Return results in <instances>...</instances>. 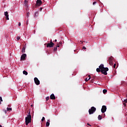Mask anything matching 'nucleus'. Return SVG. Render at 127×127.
I'll use <instances>...</instances> for the list:
<instances>
[{
  "mask_svg": "<svg viewBox=\"0 0 127 127\" xmlns=\"http://www.w3.org/2000/svg\"><path fill=\"white\" fill-rule=\"evenodd\" d=\"M31 123V115H30V112L28 113V115L27 117L25 118V124L26 126H28V124Z\"/></svg>",
  "mask_w": 127,
  "mask_h": 127,
  "instance_id": "1",
  "label": "nucleus"
},
{
  "mask_svg": "<svg viewBox=\"0 0 127 127\" xmlns=\"http://www.w3.org/2000/svg\"><path fill=\"white\" fill-rule=\"evenodd\" d=\"M108 71H109V68L108 67L103 68L101 70V73H102V74H104V75H108V73L107 72H108Z\"/></svg>",
  "mask_w": 127,
  "mask_h": 127,
  "instance_id": "2",
  "label": "nucleus"
},
{
  "mask_svg": "<svg viewBox=\"0 0 127 127\" xmlns=\"http://www.w3.org/2000/svg\"><path fill=\"white\" fill-rule=\"evenodd\" d=\"M89 115H93L96 112V108L92 107L88 111Z\"/></svg>",
  "mask_w": 127,
  "mask_h": 127,
  "instance_id": "3",
  "label": "nucleus"
},
{
  "mask_svg": "<svg viewBox=\"0 0 127 127\" xmlns=\"http://www.w3.org/2000/svg\"><path fill=\"white\" fill-rule=\"evenodd\" d=\"M34 82L37 85H39V84H40V81H39V80H38V78H37V77L34 78Z\"/></svg>",
  "mask_w": 127,
  "mask_h": 127,
  "instance_id": "4",
  "label": "nucleus"
},
{
  "mask_svg": "<svg viewBox=\"0 0 127 127\" xmlns=\"http://www.w3.org/2000/svg\"><path fill=\"white\" fill-rule=\"evenodd\" d=\"M107 111V107L106 106H103L101 109L102 113H104Z\"/></svg>",
  "mask_w": 127,
  "mask_h": 127,
  "instance_id": "5",
  "label": "nucleus"
},
{
  "mask_svg": "<svg viewBox=\"0 0 127 127\" xmlns=\"http://www.w3.org/2000/svg\"><path fill=\"white\" fill-rule=\"evenodd\" d=\"M54 46V43H53L52 42H51L50 43H48L47 45V47H50L51 48V47H53Z\"/></svg>",
  "mask_w": 127,
  "mask_h": 127,
  "instance_id": "6",
  "label": "nucleus"
},
{
  "mask_svg": "<svg viewBox=\"0 0 127 127\" xmlns=\"http://www.w3.org/2000/svg\"><path fill=\"white\" fill-rule=\"evenodd\" d=\"M4 14L6 17L7 20H9V18H8V12L7 11H5L4 12Z\"/></svg>",
  "mask_w": 127,
  "mask_h": 127,
  "instance_id": "7",
  "label": "nucleus"
},
{
  "mask_svg": "<svg viewBox=\"0 0 127 127\" xmlns=\"http://www.w3.org/2000/svg\"><path fill=\"white\" fill-rule=\"evenodd\" d=\"M41 4H42V1L41 0H37L36 2V5H38V6H40Z\"/></svg>",
  "mask_w": 127,
  "mask_h": 127,
  "instance_id": "8",
  "label": "nucleus"
},
{
  "mask_svg": "<svg viewBox=\"0 0 127 127\" xmlns=\"http://www.w3.org/2000/svg\"><path fill=\"white\" fill-rule=\"evenodd\" d=\"M110 65H113V57L110 58L108 60Z\"/></svg>",
  "mask_w": 127,
  "mask_h": 127,
  "instance_id": "9",
  "label": "nucleus"
},
{
  "mask_svg": "<svg viewBox=\"0 0 127 127\" xmlns=\"http://www.w3.org/2000/svg\"><path fill=\"white\" fill-rule=\"evenodd\" d=\"M25 57H26V54H24L21 56V60H25Z\"/></svg>",
  "mask_w": 127,
  "mask_h": 127,
  "instance_id": "10",
  "label": "nucleus"
},
{
  "mask_svg": "<svg viewBox=\"0 0 127 127\" xmlns=\"http://www.w3.org/2000/svg\"><path fill=\"white\" fill-rule=\"evenodd\" d=\"M50 99L51 100H55V96L54 95V94H52L51 96H50Z\"/></svg>",
  "mask_w": 127,
  "mask_h": 127,
  "instance_id": "11",
  "label": "nucleus"
},
{
  "mask_svg": "<svg viewBox=\"0 0 127 127\" xmlns=\"http://www.w3.org/2000/svg\"><path fill=\"white\" fill-rule=\"evenodd\" d=\"M49 122H50V120H48V122H47L46 124V127H49L50 123H49Z\"/></svg>",
  "mask_w": 127,
  "mask_h": 127,
  "instance_id": "12",
  "label": "nucleus"
},
{
  "mask_svg": "<svg viewBox=\"0 0 127 127\" xmlns=\"http://www.w3.org/2000/svg\"><path fill=\"white\" fill-rule=\"evenodd\" d=\"M88 77H89V78H86L85 79V81L86 82H88V81H89V80H90L91 79V75H89Z\"/></svg>",
  "mask_w": 127,
  "mask_h": 127,
  "instance_id": "13",
  "label": "nucleus"
},
{
  "mask_svg": "<svg viewBox=\"0 0 127 127\" xmlns=\"http://www.w3.org/2000/svg\"><path fill=\"white\" fill-rule=\"evenodd\" d=\"M25 48H26V47H24V46L22 48V53H25Z\"/></svg>",
  "mask_w": 127,
  "mask_h": 127,
  "instance_id": "14",
  "label": "nucleus"
},
{
  "mask_svg": "<svg viewBox=\"0 0 127 127\" xmlns=\"http://www.w3.org/2000/svg\"><path fill=\"white\" fill-rule=\"evenodd\" d=\"M99 68H100V70H102L103 69V68H105V67H104V64H101L99 66Z\"/></svg>",
  "mask_w": 127,
  "mask_h": 127,
  "instance_id": "15",
  "label": "nucleus"
},
{
  "mask_svg": "<svg viewBox=\"0 0 127 127\" xmlns=\"http://www.w3.org/2000/svg\"><path fill=\"white\" fill-rule=\"evenodd\" d=\"M23 74H24V75H27L28 74V73L27 72V71H25V70H24L23 71Z\"/></svg>",
  "mask_w": 127,
  "mask_h": 127,
  "instance_id": "16",
  "label": "nucleus"
},
{
  "mask_svg": "<svg viewBox=\"0 0 127 127\" xmlns=\"http://www.w3.org/2000/svg\"><path fill=\"white\" fill-rule=\"evenodd\" d=\"M98 119L99 121H101V120H102V116L99 115L98 117Z\"/></svg>",
  "mask_w": 127,
  "mask_h": 127,
  "instance_id": "17",
  "label": "nucleus"
},
{
  "mask_svg": "<svg viewBox=\"0 0 127 127\" xmlns=\"http://www.w3.org/2000/svg\"><path fill=\"white\" fill-rule=\"evenodd\" d=\"M103 94H106L107 92H108V91L106 89H104L103 90Z\"/></svg>",
  "mask_w": 127,
  "mask_h": 127,
  "instance_id": "18",
  "label": "nucleus"
},
{
  "mask_svg": "<svg viewBox=\"0 0 127 127\" xmlns=\"http://www.w3.org/2000/svg\"><path fill=\"white\" fill-rule=\"evenodd\" d=\"M96 71L97 72H101V69L100 68H97Z\"/></svg>",
  "mask_w": 127,
  "mask_h": 127,
  "instance_id": "19",
  "label": "nucleus"
},
{
  "mask_svg": "<svg viewBox=\"0 0 127 127\" xmlns=\"http://www.w3.org/2000/svg\"><path fill=\"white\" fill-rule=\"evenodd\" d=\"M12 109L11 108H7V111L8 112L9 111H11Z\"/></svg>",
  "mask_w": 127,
  "mask_h": 127,
  "instance_id": "20",
  "label": "nucleus"
},
{
  "mask_svg": "<svg viewBox=\"0 0 127 127\" xmlns=\"http://www.w3.org/2000/svg\"><path fill=\"white\" fill-rule=\"evenodd\" d=\"M24 4H25V5H27V0H25V1H24Z\"/></svg>",
  "mask_w": 127,
  "mask_h": 127,
  "instance_id": "21",
  "label": "nucleus"
},
{
  "mask_svg": "<svg viewBox=\"0 0 127 127\" xmlns=\"http://www.w3.org/2000/svg\"><path fill=\"white\" fill-rule=\"evenodd\" d=\"M17 40H19L20 39V37L19 36H17Z\"/></svg>",
  "mask_w": 127,
  "mask_h": 127,
  "instance_id": "22",
  "label": "nucleus"
},
{
  "mask_svg": "<svg viewBox=\"0 0 127 127\" xmlns=\"http://www.w3.org/2000/svg\"><path fill=\"white\" fill-rule=\"evenodd\" d=\"M45 120V118H44V117H43L41 120L42 122H43L44 120Z\"/></svg>",
  "mask_w": 127,
  "mask_h": 127,
  "instance_id": "23",
  "label": "nucleus"
},
{
  "mask_svg": "<svg viewBox=\"0 0 127 127\" xmlns=\"http://www.w3.org/2000/svg\"><path fill=\"white\" fill-rule=\"evenodd\" d=\"M46 101H48V100H49V97H46Z\"/></svg>",
  "mask_w": 127,
  "mask_h": 127,
  "instance_id": "24",
  "label": "nucleus"
},
{
  "mask_svg": "<svg viewBox=\"0 0 127 127\" xmlns=\"http://www.w3.org/2000/svg\"><path fill=\"white\" fill-rule=\"evenodd\" d=\"M0 101L1 102H2V98L1 97V96L0 97Z\"/></svg>",
  "mask_w": 127,
  "mask_h": 127,
  "instance_id": "25",
  "label": "nucleus"
},
{
  "mask_svg": "<svg viewBox=\"0 0 127 127\" xmlns=\"http://www.w3.org/2000/svg\"><path fill=\"white\" fill-rule=\"evenodd\" d=\"M124 102H125V103H127V99H124Z\"/></svg>",
  "mask_w": 127,
  "mask_h": 127,
  "instance_id": "26",
  "label": "nucleus"
},
{
  "mask_svg": "<svg viewBox=\"0 0 127 127\" xmlns=\"http://www.w3.org/2000/svg\"><path fill=\"white\" fill-rule=\"evenodd\" d=\"M57 50V47L55 48L54 49V51H56Z\"/></svg>",
  "mask_w": 127,
  "mask_h": 127,
  "instance_id": "27",
  "label": "nucleus"
},
{
  "mask_svg": "<svg viewBox=\"0 0 127 127\" xmlns=\"http://www.w3.org/2000/svg\"><path fill=\"white\" fill-rule=\"evenodd\" d=\"M96 3H97V2H96V1L93 2V5H95V4H96Z\"/></svg>",
  "mask_w": 127,
  "mask_h": 127,
  "instance_id": "28",
  "label": "nucleus"
},
{
  "mask_svg": "<svg viewBox=\"0 0 127 127\" xmlns=\"http://www.w3.org/2000/svg\"><path fill=\"white\" fill-rule=\"evenodd\" d=\"M18 25H19V26H20V25H21V23L19 22V23H18Z\"/></svg>",
  "mask_w": 127,
  "mask_h": 127,
  "instance_id": "29",
  "label": "nucleus"
},
{
  "mask_svg": "<svg viewBox=\"0 0 127 127\" xmlns=\"http://www.w3.org/2000/svg\"><path fill=\"white\" fill-rule=\"evenodd\" d=\"M4 113L5 114H6V110H4Z\"/></svg>",
  "mask_w": 127,
  "mask_h": 127,
  "instance_id": "30",
  "label": "nucleus"
},
{
  "mask_svg": "<svg viewBox=\"0 0 127 127\" xmlns=\"http://www.w3.org/2000/svg\"><path fill=\"white\" fill-rule=\"evenodd\" d=\"M114 68H116V64H114Z\"/></svg>",
  "mask_w": 127,
  "mask_h": 127,
  "instance_id": "31",
  "label": "nucleus"
},
{
  "mask_svg": "<svg viewBox=\"0 0 127 127\" xmlns=\"http://www.w3.org/2000/svg\"><path fill=\"white\" fill-rule=\"evenodd\" d=\"M83 49H86V47H83Z\"/></svg>",
  "mask_w": 127,
  "mask_h": 127,
  "instance_id": "32",
  "label": "nucleus"
},
{
  "mask_svg": "<svg viewBox=\"0 0 127 127\" xmlns=\"http://www.w3.org/2000/svg\"><path fill=\"white\" fill-rule=\"evenodd\" d=\"M29 14H30L29 12H28V13H27V15H28H28H29Z\"/></svg>",
  "mask_w": 127,
  "mask_h": 127,
  "instance_id": "33",
  "label": "nucleus"
},
{
  "mask_svg": "<svg viewBox=\"0 0 127 127\" xmlns=\"http://www.w3.org/2000/svg\"><path fill=\"white\" fill-rule=\"evenodd\" d=\"M55 42H57V40H55Z\"/></svg>",
  "mask_w": 127,
  "mask_h": 127,
  "instance_id": "34",
  "label": "nucleus"
},
{
  "mask_svg": "<svg viewBox=\"0 0 127 127\" xmlns=\"http://www.w3.org/2000/svg\"><path fill=\"white\" fill-rule=\"evenodd\" d=\"M40 10H42V7L40 8Z\"/></svg>",
  "mask_w": 127,
  "mask_h": 127,
  "instance_id": "35",
  "label": "nucleus"
},
{
  "mask_svg": "<svg viewBox=\"0 0 127 127\" xmlns=\"http://www.w3.org/2000/svg\"><path fill=\"white\" fill-rule=\"evenodd\" d=\"M0 127H2V126H1V125H0Z\"/></svg>",
  "mask_w": 127,
  "mask_h": 127,
  "instance_id": "36",
  "label": "nucleus"
},
{
  "mask_svg": "<svg viewBox=\"0 0 127 127\" xmlns=\"http://www.w3.org/2000/svg\"><path fill=\"white\" fill-rule=\"evenodd\" d=\"M51 41V42H52V40H51V41Z\"/></svg>",
  "mask_w": 127,
  "mask_h": 127,
  "instance_id": "37",
  "label": "nucleus"
},
{
  "mask_svg": "<svg viewBox=\"0 0 127 127\" xmlns=\"http://www.w3.org/2000/svg\"><path fill=\"white\" fill-rule=\"evenodd\" d=\"M57 47H59V46H57Z\"/></svg>",
  "mask_w": 127,
  "mask_h": 127,
  "instance_id": "38",
  "label": "nucleus"
},
{
  "mask_svg": "<svg viewBox=\"0 0 127 127\" xmlns=\"http://www.w3.org/2000/svg\"><path fill=\"white\" fill-rule=\"evenodd\" d=\"M0 104H1V102L0 101Z\"/></svg>",
  "mask_w": 127,
  "mask_h": 127,
  "instance_id": "39",
  "label": "nucleus"
},
{
  "mask_svg": "<svg viewBox=\"0 0 127 127\" xmlns=\"http://www.w3.org/2000/svg\"><path fill=\"white\" fill-rule=\"evenodd\" d=\"M27 24H28V23H27Z\"/></svg>",
  "mask_w": 127,
  "mask_h": 127,
  "instance_id": "40",
  "label": "nucleus"
}]
</instances>
